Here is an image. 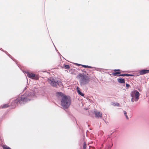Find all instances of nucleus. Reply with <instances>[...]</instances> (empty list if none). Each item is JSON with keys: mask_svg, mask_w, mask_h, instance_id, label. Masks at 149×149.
I'll return each instance as SVG.
<instances>
[{"mask_svg": "<svg viewBox=\"0 0 149 149\" xmlns=\"http://www.w3.org/2000/svg\"><path fill=\"white\" fill-rule=\"evenodd\" d=\"M56 94L59 97L61 98V105L64 109H67L70 105L71 100L70 98L68 97L65 94L61 92L57 93Z\"/></svg>", "mask_w": 149, "mask_h": 149, "instance_id": "1", "label": "nucleus"}, {"mask_svg": "<svg viewBox=\"0 0 149 149\" xmlns=\"http://www.w3.org/2000/svg\"><path fill=\"white\" fill-rule=\"evenodd\" d=\"M30 100L27 97H25L24 96H23L14 100L13 102H11V105L13 106L14 108H15V103L17 104L18 103H19L20 104H24L25 103L27 102Z\"/></svg>", "mask_w": 149, "mask_h": 149, "instance_id": "2", "label": "nucleus"}, {"mask_svg": "<svg viewBox=\"0 0 149 149\" xmlns=\"http://www.w3.org/2000/svg\"><path fill=\"white\" fill-rule=\"evenodd\" d=\"M77 77L80 79V82L81 85H86L89 82V78L86 75L80 74L77 76Z\"/></svg>", "mask_w": 149, "mask_h": 149, "instance_id": "3", "label": "nucleus"}, {"mask_svg": "<svg viewBox=\"0 0 149 149\" xmlns=\"http://www.w3.org/2000/svg\"><path fill=\"white\" fill-rule=\"evenodd\" d=\"M131 96L132 97V102L137 101L139 99L140 95L139 92L136 90H135L131 92L130 94Z\"/></svg>", "mask_w": 149, "mask_h": 149, "instance_id": "4", "label": "nucleus"}, {"mask_svg": "<svg viewBox=\"0 0 149 149\" xmlns=\"http://www.w3.org/2000/svg\"><path fill=\"white\" fill-rule=\"evenodd\" d=\"M47 81L52 86L55 87H57L58 85H59L60 83H61L56 79H48Z\"/></svg>", "mask_w": 149, "mask_h": 149, "instance_id": "5", "label": "nucleus"}, {"mask_svg": "<svg viewBox=\"0 0 149 149\" xmlns=\"http://www.w3.org/2000/svg\"><path fill=\"white\" fill-rule=\"evenodd\" d=\"M27 77L32 79L37 80L39 79V76L32 72H28L26 73Z\"/></svg>", "mask_w": 149, "mask_h": 149, "instance_id": "6", "label": "nucleus"}, {"mask_svg": "<svg viewBox=\"0 0 149 149\" xmlns=\"http://www.w3.org/2000/svg\"><path fill=\"white\" fill-rule=\"evenodd\" d=\"M94 113L96 118H101L102 117V114L100 112L95 111H94Z\"/></svg>", "mask_w": 149, "mask_h": 149, "instance_id": "7", "label": "nucleus"}, {"mask_svg": "<svg viewBox=\"0 0 149 149\" xmlns=\"http://www.w3.org/2000/svg\"><path fill=\"white\" fill-rule=\"evenodd\" d=\"M149 73V70H142L139 71V75H142Z\"/></svg>", "mask_w": 149, "mask_h": 149, "instance_id": "8", "label": "nucleus"}, {"mask_svg": "<svg viewBox=\"0 0 149 149\" xmlns=\"http://www.w3.org/2000/svg\"><path fill=\"white\" fill-rule=\"evenodd\" d=\"M117 80L118 82L121 84L125 83V80L121 78L118 79Z\"/></svg>", "mask_w": 149, "mask_h": 149, "instance_id": "9", "label": "nucleus"}, {"mask_svg": "<svg viewBox=\"0 0 149 149\" xmlns=\"http://www.w3.org/2000/svg\"><path fill=\"white\" fill-rule=\"evenodd\" d=\"M77 93L79 95H81L82 96H84V94L80 91V89H79L78 87H77Z\"/></svg>", "mask_w": 149, "mask_h": 149, "instance_id": "10", "label": "nucleus"}, {"mask_svg": "<svg viewBox=\"0 0 149 149\" xmlns=\"http://www.w3.org/2000/svg\"><path fill=\"white\" fill-rule=\"evenodd\" d=\"M133 75L131 74H122L119 75V76H132Z\"/></svg>", "mask_w": 149, "mask_h": 149, "instance_id": "11", "label": "nucleus"}, {"mask_svg": "<svg viewBox=\"0 0 149 149\" xmlns=\"http://www.w3.org/2000/svg\"><path fill=\"white\" fill-rule=\"evenodd\" d=\"M10 105L8 104H5L3 105H1L0 107V108L1 109L6 108L8 107Z\"/></svg>", "mask_w": 149, "mask_h": 149, "instance_id": "12", "label": "nucleus"}, {"mask_svg": "<svg viewBox=\"0 0 149 149\" xmlns=\"http://www.w3.org/2000/svg\"><path fill=\"white\" fill-rule=\"evenodd\" d=\"M79 65H81L82 67L84 68H92V67L91 66H89L88 65H81V64H78Z\"/></svg>", "mask_w": 149, "mask_h": 149, "instance_id": "13", "label": "nucleus"}, {"mask_svg": "<svg viewBox=\"0 0 149 149\" xmlns=\"http://www.w3.org/2000/svg\"><path fill=\"white\" fill-rule=\"evenodd\" d=\"M121 73V72H113L112 73V74L113 76H116L117 74H120Z\"/></svg>", "mask_w": 149, "mask_h": 149, "instance_id": "14", "label": "nucleus"}, {"mask_svg": "<svg viewBox=\"0 0 149 149\" xmlns=\"http://www.w3.org/2000/svg\"><path fill=\"white\" fill-rule=\"evenodd\" d=\"M63 65L64 67V68L67 69H69L70 68V67L68 65L64 64Z\"/></svg>", "mask_w": 149, "mask_h": 149, "instance_id": "15", "label": "nucleus"}, {"mask_svg": "<svg viewBox=\"0 0 149 149\" xmlns=\"http://www.w3.org/2000/svg\"><path fill=\"white\" fill-rule=\"evenodd\" d=\"M119 104L118 103H113L112 104V105L114 106H116L117 107H119Z\"/></svg>", "mask_w": 149, "mask_h": 149, "instance_id": "16", "label": "nucleus"}, {"mask_svg": "<svg viewBox=\"0 0 149 149\" xmlns=\"http://www.w3.org/2000/svg\"><path fill=\"white\" fill-rule=\"evenodd\" d=\"M123 112H124V113L125 116L126 118L127 119H128V117L127 115V113L126 112L124 111H123Z\"/></svg>", "mask_w": 149, "mask_h": 149, "instance_id": "17", "label": "nucleus"}, {"mask_svg": "<svg viewBox=\"0 0 149 149\" xmlns=\"http://www.w3.org/2000/svg\"><path fill=\"white\" fill-rule=\"evenodd\" d=\"M10 148L7 146L5 145L3 146V149H10Z\"/></svg>", "mask_w": 149, "mask_h": 149, "instance_id": "18", "label": "nucleus"}, {"mask_svg": "<svg viewBox=\"0 0 149 149\" xmlns=\"http://www.w3.org/2000/svg\"><path fill=\"white\" fill-rule=\"evenodd\" d=\"M83 149H86V143L85 142L84 143V145L83 146Z\"/></svg>", "mask_w": 149, "mask_h": 149, "instance_id": "19", "label": "nucleus"}, {"mask_svg": "<svg viewBox=\"0 0 149 149\" xmlns=\"http://www.w3.org/2000/svg\"><path fill=\"white\" fill-rule=\"evenodd\" d=\"M113 70L115 72H116V71L120 72V69H115Z\"/></svg>", "mask_w": 149, "mask_h": 149, "instance_id": "20", "label": "nucleus"}, {"mask_svg": "<svg viewBox=\"0 0 149 149\" xmlns=\"http://www.w3.org/2000/svg\"><path fill=\"white\" fill-rule=\"evenodd\" d=\"M130 86V85L129 84H126V87H127V88H128Z\"/></svg>", "mask_w": 149, "mask_h": 149, "instance_id": "21", "label": "nucleus"}, {"mask_svg": "<svg viewBox=\"0 0 149 149\" xmlns=\"http://www.w3.org/2000/svg\"><path fill=\"white\" fill-rule=\"evenodd\" d=\"M10 149H11L10 148Z\"/></svg>", "mask_w": 149, "mask_h": 149, "instance_id": "22", "label": "nucleus"}]
</instances>
